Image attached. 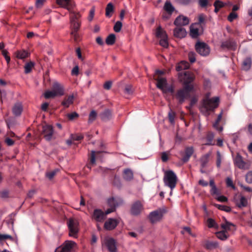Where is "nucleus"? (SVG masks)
Listing matches in <instances>:
<instances>
[{"mask_svg": "<svg viewBox=\"0 0 252 252\" xmlns=\"http://www.w3.org/2000/svg\"><path fill=\"white\" fill-rule=\"evenodd\" d=\"M57 3L61 7L65 8L69 11L71 15V35L74 40L77 41L79 37L78 31L80 25L77 21V19L80 16V15L79 13L73 10L74 8L75 7V2L73 0H57Z\"/></svg>", "mask_w": 252, "mask_h": 252, "instance_id": "f257e3e1", "label": "nucleus"}, {"mask_svg": "<svg viewBox=\"0 0 252 252\" xmlns=\"http://www.w3.org/2000/svg\"><path fill=\"white\" fill-rule=\"evenodd\" d=\"M114 11V8L113 4L111 2L108 3L106 7V16L107 17H111Z\"/></svg>", "mask_w": 252, "mask_h": 252, "instance_id": "7c9ffc66", "label": "nucleus"}, {"mask_svg": "<svg viewBox=\"0 0 252 252\" xmlns=\"http://www.w3.org/2000/svg\"><path fill=\"white\" fill-rule=\"evenodd\" d=\"M214 205L219 210L225 211L226 212H230L231 210V208L227 206L218 204H214Z\"/></svg>", "mask_w": 252, "mask_h": 252, "instance_id": "79ce46f5", "label": "nucleus"}, {"mask_svg": "<svg viewBox=\"0 0 252 252\" xmlns=\"http://www.w3.org/2000/svg\"><path fill=\"white\" fill-rule=\"evenodd\" d=\"M122 203V201L121 200L116 199L114 197H111L107 200L109 207H114L115 209Z\"/></svg>", "mask_w": 252, "mask_h": 252, "instance_id": "b1692460", "label": "nucleus"}, {"mask_svg": "<svg viewBox=\"0 0 252 252\" xmlns=\"http://www.w3.org/2000/svg\"><path fill=\"white\" fill-rule=\"evenodd\" d=\"M23 110V107L21 102L16 103L12 108V113L16 117L20 116Z\"/></svg>", "mask_w": 252, "mask_h": 252, "instance_id": "412c9836", "label": "nucleus"}, {"mask_svg": "<svg viewBox=\"0 0 252 252\" xmlns=\"http://www.w3.org/2000/svg\"><path fill=\"white\" fill-rule=\"evenodd\" d=\"M166 210L164 209H159L151 212L149 215V219L152 223L159 221L162 218Z\"/></svg>", "mask_w": 252, "mask_h": 252, "instance_id": "0eeeda50", "label": "nucleus"}, {"mask_svg": "<svg viewBox=\"0 0 252 252\" xmlns=\"http://www.w3.org/2000/svg\"><path fill=\"white\" fill-rule=\"evenodd\" d=\"M221 162V154L219 151H217L216 165H217V166L218 168H220V167Z\"/></svg>", "mask_w": 252, "mask_h": 252, "instance_id": "4d7b16f0", "label": "nucleus"}, {"mask_svg": "<svg viewBox=\"0 0 252 252\" xmlns=\"http://www.w3.org/2000/svg\"><path fill=\"white\" fill-rule=\"evenodd\" d=\"M219 97H214L211 98L206 97L202 102L201 106L200 107L201 111L204 114H209V112L213 111L219 105Z\"/></svg>", "mask_w": 252, "mask_h": 252, "instance_id": "f03ea898", "label": "nucleus"}, {"mask_svg": "<svg viewBox=\"0 0 252 252\" xmlns=\"http://www.w3.org/2000/svg\"><path fill=\"white\" fill-rule=\"evenodd\" d=\"M159 44L164 48H167L168 46L167 37L161 38L159 41Z\"/></svg>", "mask_w": 252, "mask_h": 252, "instance_id": "864d4df0", "label": "nucleus"}, {"mask_svg": "<svg viewBox=\"0 0 252 252\" xmlns=\"http://www.w3.org/2000/svg\"><path fill=\"white\" fill-rule=\"evenodd\" d=\"M34 63L32 62H30L26 63L24 67L25 73L26 74L30 73L31 71L32 67L34 66Z\"/></svg>", "mask_w": 252, "mask_h": 252, "instance_id": "37998d69", "label": "nucleus"}, {"mask_svg": "<svg viewBox=\"0 0 252 252\" xmlns=\"http://www.w3.org/2000/svg\"><path fill=\"white\" fill-rule=\"evenodd\" d=\"M70 137L71 140L74 141H79L83 138V136L82 134H71Z\"/></svg>", "mask_w": 252, "mask_h": 252, "instance_id": "13d9d810", "label": "nucleus"}, {"mask_svg": "<svg viewBox=\"0 0 252 252\" xmlns=\"http://www.w3.org/2000/svg\"><path fill=\"white\" fill-rule=\"evenodd\" d=\"M210 193H211V195H219L220 194V192L216 186L211 188V189L210 190Z\"/></svg>", "mask_w": 252, "mask_h": 252, "instance_id": "680f3d73", "label": "nucleus"}, {"mask_svg": "<svg viewBox=\"0 0 252 252\" xmlns=\"http://www.w3.org/2000/svg\"><path fill=\"white\" fill-rule=\"evenodd\" d=\"M189 22V19L187 17L180 15L175 19L174 24L177 27H183V26L188 25Z\"/></svg>", "mask_w": 252, "mask_h": 252, "instance_id": "ddd939ff", "label": "nucleus"}, {"mask_svg": "<svg viewBox=\"0 0 252 252\" xmlns=\"http://www.w3.org/2000/svg\"><path fill=\"white\" fill-rule=\"evenodd\" d=\"M211 153H208L203 155L200 158V165L201 168H204L206 167L208 162L209 161V158Z\"/></svg>", "mask_w": 252, "mask_h": 252, "instance_id": "393cba45", "label": "nucleus"}, {"mask_svg": "<svg viewBox=\"0 0 252 252\" xmlns=\"http://www.w3.org/2000/svg\"><path fill=\"white\" fill-rule=\"evenodd\" d=\"M76 243L72 241L66 240L60 246L57 248L55 252H74Z\"/></svg>", "mask_w": 252, "mask_h": 252, "instance_id": "20e7f679", "label": "nucleus"}, {"mask_svg": "<svg viewBox=\"0 0 252 252\" xmlns=\"http://www.w3.org/2000/svg\"><path fill=\"white\" fill-rule=\"evenodd\" d=\"M190 96L188 93L185 92L183 90L180 89L178 90L175 94L176 98L177 99L179 104H182L186 98Z\"/></svg>", "mask_w": 252, "mask_h": 252, "instance_id": "2eb2a0df", "label": "nucleus"}, {"mask_svg": "<svg viewBox=\"0 0 252 252\" xmlns=\"http://www.w3.org/2000/svg\"><path fill=\"white\" fill-rule=\"evenodd\" d=\"M97 113L94 110H92L90 114L88 122L89 123H92L94 121L96 118Z\"/></svg>", "mask_w": 252, "mask_h": 252, "instance_id": "09e8293b", "label": "nucleus"}, {"mask_svg": "<svg viewBox=\"0 0 252 252\" xmlns=\"http://www.w3.org/2000/svg\"><path fill=\"white\" fill-rule=\"evenodd\" d=\"M236 46V43L231 39L222 41L220 46L221 48L223 50L227 49L232 50H235Z\"/></svg>", "mask_w": 252, "mask_h": 252, "instance_id": "a211bd4d", "label": "nucleus"}, {"mask_svg": "<svg viewBox=\"0 0 252 252\" xmlns=\"http://www.w3.org/2000/svg\"><path fill=\"white\" fill-rule=\"evenodd\" d=\"M175 113L170 109L168 114V117L170 123L172 125L175 124Z\"/></svg>", "mask_w": 252, "mask_h": 252, "instance_id": "c03bdc74", "label": "nucleus"}, {"mask_svg": "<svg viewBox=\"0 0 252 252\" xmlns=\"http://www.w3.org/2000/svg\"><path fill=\"white\" fill-rule=\"evenodd\" d=\"M156 34L157 37L158 38H162L167 37L165 32L160 27H158L157 29Z\"/></svg>", "mask_w": 252, "mask_h": 252, "instance_id": "c9c22d12", "label": "nucleus"}, {"mask_svg": "<svg viewBox=\"0 0 252 252\" xmlns=\"http://www.w3.org/2000/svg\"><path fill=\"white\" fill-rule=\"evenodd\" d=\"M179 75L184 80V82L192 83L194 79V75L189 71L180 72Z\"/></svg>", "mask_w": 252, "mask_h": 252, "instance_id": "f3484780", "label": "nucleus"}, {"mask_svg": "<svg viewBox=\"0 0 252 252\" xmlns=\"http://www.w3.org/2000/svg\"><path fill=\"white\" fill-rule=\"evenodd\" d=\"M233 200L236 206L239 208L245 207L248 205L247 199L245 196L241 195L236 194Z\"/></svg>", "mask_w": 252, "mask_h": 252, "instance_id": "9b49d317", "label": "nucleus"}, {"mask_svg": "<svg viewBox=\"0 0 252 252\" xmlns=\"http://www.w3.org/2000/svg\"><path fill=\"white\" fill-rule=\"evenodd\" d=\"M237 14L235 12H231L228 16L227 19L229 21L232 22L237 17Z\"/></svg>", "mask_w": 252, "mask_h": 252, "instance_id": "338daca9", "label": "nucleus"}, {"mask_svg": "<svg viewBox=\"0 0 252 252\" xmlns=\"http://www.w3.org/2000/svg\"><path fill=\"white\" fill-rule=\"evenodd\" d=\"M207 222L209 228H214L216 229H218L219 228L218 224L212 218L208 219Z\"/></svg>", "mask_w": 252, "mask_h": 252, "instance_id": "f704fd0d", "label": "nucleus"}, {"mask_svg": "<svg viewBox=\"0 0 252 252\" xmlns=\"http://www.w3.org/2000/svg\"><path fill=\"white\" fill-rule=\"evenodd\" d=\"M53 90L57 94V95H63L64 94V90L62 85L58 82H55L53 84Z\"/></svg>", "mask_w": 252, "mask_h": 252, "instance_id": "4be33fe9", "label": "nucleus"}, {"mask_svg": "<svg viewBox=\"0 0 252 252\" xmlns=\"http://www.w3.org/2000/svg\"><path fill=\"white\" fill-rule=\"evenodd\" d=\"M175 2L180 5H189L192 0H175Z\"/></svg>", "mask_w": 252, "mask_h": 252, "instance_id": "3c124183", "label": "nucleus"}, {"mask_svg": "<svg viewBox=\"0 0 252 252\" xmlns=\"http://www.w3.org/2000/svg\"><path fill=\"white\" fill-rule=\"evenodd\" d=\"M6 239H10L11 240H12L13 238L10 235L0 234V241H2Z\"/></svg>", "mask_w": 252, "mask_h": 252, "instance_id": "69168bd1", "label": "nucleus"}, {"mask_svg": "<svg viewBox=\"0 0 252 252\" xmlns=\"http://www.w3.org/2000/svg\"><path fill=\"white\" fill-rule=\"evenodd\" d=\"M104 243L110 252H117L116 241L113 238H106L104 240Z\"/></svg>", "mask_w": 252, "mask_h": 252, "instance_id": "4468645a", "label": "nucleus"}, {"mask_svg": "<svg viewBox=\"0 0 252 252\" xmlns=\"http://www.w3.org/2000/svg\"><path fill=\"white\" fill-rule=\"evenodd\" d=\"M190 35L193 38H196L198 37L199 30L196 28H193L192 26L190 27Z\"/></svg>", "mask_w": 252, "mask_h": 252, "instance_id": "58836bf2", "label": "nucleus"}, {"mask_svg": "<svg viewBox=\"0 0 252 252\" xmlns=\"http://www.w3.org/2000/svg\"><path fill=\"white\" fill-rule=\"evenodd\" d=\"M226 184L227 187H231L233 189H235V187L233 185V181L231 178L227 177L226 179Z\"/></svg>", "mask_w": 252, "mask_h": 252, "instance_id": "bf43d9fd", "label": "nucleus"}, {"mask_svg": "<svg viewBox=\"0 0 252 252\" xmlns=\"http://www.w3.org/2000/svg\"><path fill=\"white\" fill-rule=\"evenodd\" d=\"M106 218L105 214L100 209H96L94 211L93 219L97 222H102Z\"/></svg>", "mask_w": 252, "mask_h": 252, "instance_id": "dca6fc26", "label": "nucleus"}, {"mask_svg": "<svg viewBox=\"0 0 252 252\" xmlns=\"http://www.w3.org/2000/svg\"><path fill=\"white\" fill-rule=\"evenodd\" d=\"M143 209L142 204L140 201L134 202L131 205L130 213L132 215L137 216L141 213Z\"/></svg>", "mask_w": 252, "mask_h": 252, "instance_id": "f8f14e48", "label": "nucleus"}, {"mask_svg": "<svg viewBox=\"0 0 252 252\" xmlns=\"http://www.w3.org/2000/svg\"><path fill=\"white\" fill-rule=\"evenodd\" d=\"M123 173V178L126 181H130L133 179V173L131 169L129 168L125 169Z\"/></svg>", "mask_w": 252, "mask_h": 252, "instance_id": "a878e982", "label": "nucleus"}, {"mask_svg": "<svg viewBox=\"0 0 252 252\" xmlns=\"http://www.w3.org/2000/svg\"><path fill=\"white\" fill-rule=\"evenodd\" d=\"M44 97L48 99L51 97H54L56 96H57V94H56V93L53 90L52 91H47L45 92L44 94Z\"/></svg>", "mask_w": 252, "mask_h": 252, "instance_id": "a18cd8bd", "label": "nucleus"}, {"mask_svg": "<svg viewBox=\"0 0 252 252\" xmlns=\"http://www.w3.org/2000/svg\"><path fill=\"white\" fill-rule=\"evenodd\" d=\"M195 53L194 52H190L188 54L189 59L190 63H194L196 61Z\"/></svg>", "mask_w": 252, "mask_h": 252, "instance_id": "5fc2aeb1", "label": "nucleus"}, {"mask_svg": "<svg viewBox=\"0 0 252 252\" xmlns=\"http://www.w3.org/2000/svg\"><path fill=\"white\" fill-rule=\"evenodd\" d=\"M234 163L239 169L243 170L249 169L248 164L244 161L242 157L239 154H237L234 158Z\"/></svg>", "mask_w": 252, "mask_h": 252, "instance_id": "9d476101", "label": "nucleus"}, {"mask_svg": "<svg viewBox=\"0 0 252 252\" xmlns=\"http://www.w3.org/2000/svg\"><path fill=\"white\" fill-rule=\"evenodd\" d=\"M122 27V23L120 21H117L113 28L114 31L116 32H119L121 31Z\"/></svg>", "mask_w": 252, "mask_h": 252, "instance_id": "603ef678", "label": "nucleus"}, {"mask_svg": "<svg viewBox=\"0 0 252 252\" xmlns=\"http://www.w3.org/2000/svg\"><path fill=\"white\" fill-rule=\"evenodd\" d=\"M196 52L201 56L206 57L210 52L209 46L204 42H197L195 45Z\"/></svg>", "mask_w": 252, "mask_h": 252, "instance_id": "423d86ee", "label": "nucleus"}, {"mask_svg": "<svg viewBox=\"0 0 252 252\" xmlns=\"http://www.w3.org/2000/svg\"><path fill=\"white\" fill-rule=\"evenodd\" d=\"M214 135L212 132H209L207 135V140L208 143L207 145H212V141L214 139Z\"/></svg>", "mask_w": 252, "mask_h": 252, "instance_id": "6e6d98bb", "label": "nucleus"}, {"mask_svg": "<svg viewBox=\"0 0 252 252\" xmlns=\"http://www.w3.org/2000/svg\"><path fill=\"white\" fill-rule=\"evenodd\" d=\"M162 92L164 94L169 93L172 94L174 93V88L172 85H168L165 87L163 90H162Z\"/></svg>", "mask_w": 252, "mask_h": 252, "instance_id": "de8ad7c7", "label": "nucleus"}, {"mask_svg": "<svg viewBox=\"0 0 252 252\" xmlns=\"http://www.w3.org/2000/svg\"><path fill=\"white\" fill-rule=\"evenodd\" d=\"M54 129L52 126L46 125L42 126V134L48 141H51L53 136Z\"/></svg>", "mask_w": 252, "mask_h": 252, "instance_id": "6e6552de", "label": "nucleus"}, {"mask_svg": "<svg viewBox=\"0 0 252 252\" xmlns=\"http://www.w3.org/2000/svg\"><path fill=\"white\" fill-rule=\"evenodd\" d=\"M183 88H182L185 92L188 93V94L190 95V93L192 92L194 89V86L191 84V83L189 82H184L183 83Z\"/></svg>", "mask_w": 252, "mask_h": 252, "instance_id": "cd10ccee", "label": "nucleus"}, {"mask_svg": "<svg viewBox=\"0 0 252 252\" xmlns=\"http://www.w3.org/2000/svg\"><path fill=\"white\" fill-rule=\"evenodd\" d=\"M74 99V95L72 94L68 96L67 97L64 98L61 104L65 108H68L71 104H73Z\"/></svg>", "mask_w": 252, "mask_h": 252, "instance_id": "5701e85b", "label": "nucleus"}, {"mask_svg": "<svg viewBox=\"0 0 252 252\" xmlns=\"http://www.w3.org/2000/svg\"><path fill=\"white\" fill-rule=\"evenodd\" d=\"M234 226V225L233 223L227 221L225 219V223L221 224V227L223 229V231H226V233H227L228 231L231 230V227Z\"/></svg>", "mask_w": 252, "mask_h": 252, "instance_id": "72a5a7b5", "label": "nucleus"}, {"mask_svg": "<svg viewBox=\"0 0 252 252\" xmlns=\"http://www.w3.org/2000/svg\"><path fill=\"white\" fill-rule=\"evenodd\" d=\"M246 181L249 184L252 183V171H249L246 175Z\"/></svg>", "mask_w": 252, "mask_h": 252, "instance_id": "052dcab7", "label": "nucleus"}, {"mask_svg": "<svg viewBox=\"0 0 252 252\" xmlns=\"http://www.w3.org/2000/svg\"><path fill=\"white\" fill-rule=\"evenodd\" d=\"M167 81L164 78H159L157 80V87L162 91L166 86H167Z\"/></svg>", "mask_w": 252, "mask_h": 252, "instance_id": "bb28decb", "label": "nucleus"}, {"mask_svg": "<svg viewBox=\"0 0 252 252\" xmlns=\"http://www.w3.org/2000/svg\"><path fill=\"white\" fill-rule=\"evenodd\" d=\"M252 64V60L250 58H247L244 60L243 63V67L246 70H249Z\"/></svg>", "mask_w": 252, "mask_h": 252, "instance_id": "ea45409f", "label": "nucleus"}, {"mask_svg": "<svg viewBox=\"0 0 252 252\" xmlns=\"http://www.w3.org/2000/svg\"><path fill=\"white\" fill-rule=\"evenodd\" d=\"M28 56V53L25 50L18 51L16 53L17 58L23 59L26 58Z\"/></svg>", "mask_w": 252, "mask_h": 252, "instance_id": "49530a36", "label": "nucleus"}, {"mask_svg": "<svg viewBox=\"0 0 252 252\" xmlns=\"http://www.w3.org/2000/svg\"><path fill=\"white\" fill-rule=\"evenodd\" d=\"M163 180L164 185L172 190L176 187L178 178L173 170H168L164 171Z\"/></svg>", "mask_w": 252, "mask_h": 252, "instance_id": "7ed1b4c3", "label": "nucleus"}, {"mask_svg": "<svg viewBox=\"0 0 252 252\" xmlns=\"http://www.w3.org/2000/svg\"><path fill=\"white\" fill-rule=\"evenodd\" d=\"M194 153V149L192 146L186 147L185 151H180V154L183 156L181 160L184 163L187 162Z\"/></svg>", "mask_w": 252, "mask_h": 252, "instance_id": "1a4fd4ad", "label": "nucleus"}, {"mask_svg": "<svg viewBox=\"0 0 252 252\" xmlns=\"http://www.w3.org/2000/svg\"><path fill=\"white\" fill-rule=\"evenodd\" d=\"M189 67V64L185 61H182L176 67V70L178 71L182 70H186Z\"/></svg>", "mask_w": 252, "mask_h": 252, "instance_id": "e433bc0d", "label": "nucleus"}, {"mask_svg": "<svg viewBox=\"0 0 252 252\" xmlns=\"http://www.w3.org/2000/svg\"><path fill=\"white\" fill-rule=\"evenodd\" d=\"M116 40V36L114 34L111 33L109 34L106 38L105 42L108 45H113Z\"/></svg>", "mask_w": 252, "mask_h": 252, "instance_id": "4c0bfd02", "label": "nucleus"}, {"mask_svg": "<svg viewBox=\"0 0 252 252\" xmlns=\"http://www.w3.org/2000/svg\"><path fill=\"white\" fill-rule=\"evenodd\" d=\"M164 10L169 14H171L175 10V7L169 1H166L164 5Z\"/></svg>", "mask_w": 252, "mask_h": 252, "instance_id": "c85d7f7f", "label": "nucleus"}, {"mask_svg": "<svg viewBox=\"0 0 252 252\" xmlns=\"http://www.w3.org/2000/svg\"><path fill=\"white\" fill-rule=\"evenodd\" d=\"M133 92L134 89L131 85L127 84L126 85L124 89V93L125 95H131L133 94Z\"/></svg>", "mask_w": 252, "mask_h": 252, "instance_id": "a19ab883", "label": "nucleus"}, {"mask_svg": "<svg viewBox=\"0 0 252 252\" xmlns=\"http://www.w3.org/2000/svg\"><path fill=\"white\" fill-rule=\"evenodd\" d=\"M100 118L101 119L104 121H108L109 120L111 117V111L108 110L106 109L105 111H104L103 112H102L100 115Z\"/></svg>", "mask_w": 252, "mask_h": 252, "instance_id": "2f4dec72", "label": "nucleus"}, {"mask_svg": "<svg viewBox=\"0 0 252 252\" xmlns=\"http://www.w3.org/2000/svg\"><path fill=\"white\" fill-rule=\"evenodd\" d=\"M217 237L222 241L226 240L229 237V235L226 233V231L223 230L216 233Z\"/></svg>", "mask_w": 252, "mask_h": 252, "instance_id": "c756f323", "label": "nucleus"}, {"mask_svg": "<svg viewBox=\"0 0 252 252\" xmlns=\"http://www.w3.org/2000/svg\"><path fill=\"white\" fill-rule=\"evenodd\" d=\"M219 243L217 241H208L206 242L205 247L207 249L212 250L218 248Z\"/></svg>", "mask_w": 252, "mask_h": 252, "instance_id": "473e14b6", "label": "nucleus"}, {"mask_svg": "<svg viewBox=\"0 0 252 252\" xmlns=\"http://www.w3.org/2000/svg\"><path fill=\"white\" fill-rule=\"evenodd\" d=\"M0 196L2 198H7L9 197V191L7 189H4L1 191Z\"/></svg>", "mask_w": 252, "mask_h": 252, "instance_id": "e2e57ef3", "label": "nucleus"}, {"mask_svg": "<svg viewBox=\"0 0 252 252\" xmlns=\"http://www.w3.org/2000/svg\"><path fill=\"white\" fill-rule=\"evenodd\" d=\"M59 171V169L58 168H56L52 171L46 173V176L49 179L51 180L54 177V176L57 174V173Z\"/></svg>", "mask_w": 252, "mask_h": 252, "instance_id": "8fccbe9b", "label": "nucleus"}, {"mask_svg": "<svg viewBox=\"0 0 252 252\" xmlns=\"http://www.w3.org/2000/svg\"><path fill=\"white\" fill-rule=\"evenodd\" d=\"M118 221L114 219L110 218L105 221L104 227L107 230H112L118 225Z\"/></svg>", "mask_w": 252, "mask_h": 252, "instance_id": "6ab92c4d", "label": "nucleus"}, {"mask_svg": "<svg viewBox=\"0 0 252 252\" xmlns=\"http://www.w3.org/2000/svg\"><path fill=\"white\" fill-rule=\"evenodd\" d=\"M67 223L69 231V236L77 238L79 232V222L78 221L73 219H69Z\"/></svg>", "mask_w": 252, "mask_h": 252, "instance_id": "39448f33", "label": "nucleus"}, {"mask_svg": "<svg viewBox=\"0 0 252 252\" xmlns=\"http://www.w3.org/2000/svg\"><path fill=\"white\" fill-rule=\"evenodd\" d=\"M208 3V0H198V4L201 7H206Z\"/></svg>", "mask_w": 252, "mask_h": 252, "instance_id": "774afa93", "label": "nucleus"}, {"mask_svg": "<svg viewBox=\"0 0 252 252\" xmlns=\"http://www.w3.org/2000/svg\"><path fill=\"white\" fill-rule=\"evenodd\" d=\"M169 152H168V154L166 152H163L161 153V158L163 162H165L168 160V155Z\"/></svg>", "mask_w": 252, "mask_h": 252, "instance_id": "0e129e2a", "label": "nucleus"}, {"mask_svg": "<svg viewBox=\"0 0 252 252\" xmlns=\"http://www.w3.org/2000/svg\"><path fill=\"white\" fill-rule=\"evenodd\" d=\"M187 32L183 27H177L174 30V35L178 38H182L186 36Z\"/></svg>", "mask_w": 252, "mask_h": 252, "instance_id": "aec40b11", "label": "nucleus"}]
</instances>
